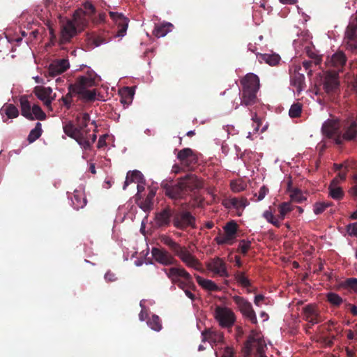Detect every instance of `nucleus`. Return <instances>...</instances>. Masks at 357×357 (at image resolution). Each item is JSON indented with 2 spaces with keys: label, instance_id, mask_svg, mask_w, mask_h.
<instances>
[{
  "label": "nucleus",
  "instance_id": "f257e3e1",
  "mask_svg": "<svg viewBox=\"0 0 357 357\" xmlns=\"http://www.w3.org/2000/svg\"><path fill=\"white\" fill-rule=\"evenodd\" d=\"M96 74L93 72L89 73L87 75L79 76L74 84L68 86V92L60 99L63 105L70 109L73 103V97L77 95L79 99L84 102L94 101L96 97V90L89 89L96 85Z\"/></svg>",
  "mask_w": 357,
  "mask_h": 357
},
{
  "label": "nucleus",
  "instance_id": "f03ea898",
  "mask_svg": "<svg viewBox=\"0 0 357 357\" xmlns=\"http://www.w3.org/2000/svg\"><path fill=\"white\" fill-rule=\"evenodd\" d=\"M240 83V103L234 102V109H237L240 105L250 107L259 102L257 96L260 87L259 77L254 73H248L241 79Z\"/></svg>",
  "mask_w": 357,
  "mask_h": 357
},
{
  "label": "nucleus",
  "instance_id": "7ed1b4c3",
  "mask_svg": "<svg viewBox=\"0 0 357 357\" xmlns=\"http://www.w3.org/2000/svg\"><path fill=\"white\" fill-rule=\"evenodd\" d=\"M89 121L90 115L88 113H80L76 117L75 125L70 121L63 126L65 134L74 139L85 150H90V141L88 139L89 130L87 129Z\"/></svg>",
  "mask_w": 357,
  "mask_h": 357
},
{
  "label": "nucleus",
  "instance_id": "20e7f679",
  "mask_svg": "<svg viewBox=\"0 0 357 357\" xmlns=\"http://www.w3.org/2000/svg\"><path fill=\"white\" fill-rule=\"evenodd\" d=\"M160 240L162 244L168 246L171 251L176 256L178 257L187 266L196 270L202 268L201 263L195 256L190 253L185 247L181 246L174 239L166 235L161 236Z\"/></svg>",
  "mask_w": 357,
  "mask_h": 357
},
{
  "label": "nucleus",
  "instance_id": "39448f33",
  "mask_svg": "<svg viewBox=\"0 0 357 357\" xmlns=\"http://www.w3.org/2000/svg\"><path fill=\"white\" fill-rule=\"evenodd\" d=\"M163 271L172 282L176 284L183 291L188 288L196 290V286L193 282L192 277L183 268L172 267L163 268Z\"/></svg>",
  "mask_w": 357,
  "mask_h": 357
},
{
  "label": "nucleus",
  "instance_id": "423d86ee",
  "mask_svg": "<svg viewBox=\"0 0 357 357\" xmlns=\"http://www.w3.org/2000/svg\"><path fill=\"white\" fill-rule=\"evenodd\" d=\"M161 187L164 190L165 195L173 200L175 204H178V202L185 199L187 196L186 190L179 181L176 183L163 181Z\"/></svg>",
  "mask_w": 357,
  "mask_h": 357
},
{
  "label": "nucleus",
  "instance_id": "0eeeda50",
  "mask_svg": "<svg viewBox=\"0 0 357 357\" xmlns=\"http://www.w3.org/2000/svg\"><path fill=\"white\" fill-rule=\"evenodd\" d=\"M266 349V345L263 340L249 337L245 343L243 351L245 357H248L252 353H254L255 357H267L265 355Z\"/></svg>",
  "mask_w": 357,
  "mask_h": 357
},
{
  "label": "nucleus",
  "instance_id": "6e6552de",
  "mask_svg": "<svg viewBox=\"0 0 357 357\" xmlns=\"http://www.w3.org/2000/svg\"><path fill=\"white\" fill-rule=\"evenodd\" d=\"M223 229L225 234L221 235L220 231V236L215 237L214 240L218 245H232L234 239L236 238L238 225L234 220H231L225 225Z\"/></svg>",
  "mask_w": 357,
  "mask_h": 357
},
{
  "label": "nucleus",
  "instance_id": "1a4fd4ad",
  "mask_svg": "<svg viewBox=\"0 0 357 357\" xmlns=\"http://www.w3.org/2000/svg\"><path fill=\"white\" fill-rule=\"evenodd\" d=\"M172 222L176 228L181 230L189 227H195V218L189 211L174 212Z\"/></svg>",
  "mask_w": 357,
  "mask_h": 357
},
{
  "label": "nucleus",
  "instance_id": "9d476101",
  "mask_svg": "<svg viewBox=\"0 0 357 357\" xmlns=\"http://www.w3.org/2000/svg\"><path fill=\"white\" fill-rule=\"evenodd\" d=\"M215 318L222 328L231 327L236 317L234 313L227 307L218 306L215 310Z\"/></svg>",
  "mask_w": 357,
  "mask_h": 357
},
{
  "label": "nucleus",
  "instance_id": "9b49d317",
  "mask_svg": "<svg viewBox=\"0 0 357 357\" xmlns=\"http://www.w3.org/2000/svg\"><path fill=\"white\" fill-rule=\"evenodd\" d=\"M233 300L243 316L248 318L252 324H256L257 319L251 303L238 296H234Z\"/></svg>",
  "mask_w": 357,
  "mask_h": 357
},
{
  "label": "nucleus",
  "instance_id": "f8f14e48",
  "mask_svg": "<svg viewBox=\"0 0 357 357\" xmlns=\"http://www.w3.org/2000/svg\"><path fill=\"white\" fill-rule=\"evenodd\" d=\"M69 62L67 59L56 60L52 63L48 69L45 71V76L47 77H54L63 72L69 68Z\"/></svg>",
  "mask_w": 357,
  "mask_h": 357
},
{
  "label": "nucleus",
  "instance_id": "ddd939ff",
  "mask_svg": "<svg viewBox=\"0 0 357 357\" xmlns=\"http://www.w3.org/2000/svg\"><path fill=\"white\" fill-rule=\"evenodd\" d=\"M151 254L157 262L164 266L173 265L177 262L175 258L164 249L153 248L151 250Z\"/></svg>",
  "mask_w": 357,
  "mask_h": 357
},
{
  "label": "nucleus",
  "instance_id": "4468645a",
  "mask_svg": "<svg viewBox=\"0 0 357 357\" xmlns=\"http://www.w3.org/2000/svg\"><path fill=\"white\" fill-rule=\"evenodd\" d=\"M109 15L117 26L118 30L116 37L124 36L127 31L129 20L122 13H119L117 12L110 11Z\"/></svg>",
  "mask_w": 357,
  "mask_h": 357
},
{
  "label": "nucleus",
  "instance_id": "2eb2a0df",
  "mask_svg": "<svg viewBox=\"0 0 357 357\" xmlns=\"http://www.w3.org/2000/svg\"><path fill=\"white\" fill-rule=\"evenodd\" d=\"M180 183H182L183 188L186 190L188 194V191H193L203 188L202 181L195 174H188L184 177L178 179Z\"/></svg>",
  "mask_w": 357,
  "mask_h": 357
},
{
  "label": "nucleus",
  "instance_id": "dca6fc26",
  "mask_svg": "<svg viewBox=\"0 0 357 357\" xmlns=\"http://www.w3.org/2000/svg\"><path fill=\"white\" fill-rule=\"evenodd\" d=\"M35 96L49 109L51 108L52 102L55 98V94L52 96V89L50 87L36 86L33 89Z\"/></svg>",
  "mask_w": 357,
  "mask_h": 357
},
{
  "label": "nucleus",
  "instance_id": "f3484780",
  "mask_svg": "<svg viewBox=\"0 0 357 357\" xmlns=\"http://www.w3.org/2000/svg\"><path fill=\"white\" fill-rule=\"evenodd\" d=\"M344 132L342 135H338L335 138V143L341 144L343 141H350L356 138L357 135V122L352 121L348 122L344 126Z\"/></svg>",
  "mask_w": 357,
  "mask_h": 357
},
{
  "label": "nucleus",
  "instance_id": "a211bd4d",
  "mask_svg": "<svg viewBox=\"0 0 357 357\" xmlns=\"http://www.w3.org/2000/svg\"><path fill=\"white\" fill-rule=\"evenodd\" d=\"M207 268L209 271H212L216 275H220V277H229L226 264L222 259L219 257H215L211 260L207 264Z\"/></svg>",
  "mask_w": 357,
  "mask_h": 357
},
{
  "label": "nucleus",
  "instance_id": "6ab92c4d",
  "mask_svg": "<svg viewBox=\"0 0 357 357\" xmlns=\"http://www.w3.org/2000/svg\"><path fill=\"white\" fill-rule=\"evenodd\" d=\"M174 211L167 206L155 213V221L159 227H168L173 220Z\"/></svg>",
  "mask_w": 357,
  "mask_h": 357
},
{
  "label": "nucleus",
  "instance_id": "aec40b11",
  "mask_svg": "<svg viewBox=\"0 0 357 357\" xmlns=\"http://www.w3.org/2000/svg\"><path fill=\"white\" fill-rule=\"evenodd\" d=\"M339 129V122L337 121L331 119L326 121L321 127L323 135L328 138L334 139L335 141V138L337 137L338 135H340Z\"/></svg>",
  "mask_w": 357,
  "mask_h": 357
},
{
  "label": "nucleus",
  "instance_id": "412c9836",
  "mask_svg": "<svg viewBox=\"0 0 357 357\" xmlns=\"http://www.w3.org/2000/svg\"><path fill=\"white\" fill-rule=\"evenodd\" d=\"M345 63L346 56L342 52H337L327 59L326 65L329 68H334L335 70L333 72H337L338 73L342 70Z\"/></svg>",
  "mask_w": 357,
  "mask_h": 357
},
{
  "label": "nucleus",
  "instance_id": "4be33fe9",
  "mask_svg": "<svg viewBox=\"0 0 357 357\" xmlns=\"http://www.w3.org/2000/svg\"><path fill=\"white\" fill-rule=\"evenodd\" d=\"M339 86L338 73L337 72H328L323 81V87L328 93L336 91Z\"/></svg>",
  "mask_w": 357,
  "mask_h": 357
},
{
  "label": "nucleus",
  "instance_id": "5701e85b",
  "mask_svg": "<svg viewBox=\"0 0 357 357\" xmlns=\"http://www.w3.org/2000/svg\"><path fill=\"white\" fill-rule=\"evenodd\" d=\"M177 158L185 167H190L197 162V158L193 151L190 148L180 150L177 154Z\"/></svg>",
  "mask_w": 357,
  "mask_h": 357
},
{
  "label": "nucleus",
  "instance_id": "b1692460",
  "mask_svg": "<svg viewBox=\"0 0 357 357\" xmlns=\"http://www.w3.org/2000/svg\"><path fill=\"white\" fill-rule=\"evenodd\" d=\"M77 29L73 21L68 20L63 24L61 31V43L69 42L76 35Z\"/></svg>",
  "mask_w": 357,
  "mask_h": 357
},
{
  "label": "nucleus",
  "instance_id": "393cba45",
  "mask_svg": "<svg viewBox=\"0 0 357 357\" xmlns=\"http://www.w3.org/2000/svg\"><path fill=\"white\" fill-rule=\"evenodd\" d=\"M308 44L309 43L307 41V39L305 38L304 37H302L301 38H299L294 40V45L295 46L296 49L297 47H299L300 45L303 46L309 57L314 60L313 62L314 63V64L319 65L321 61V56L317 54L313 50H312L309 47Z\"/></svg>",
  "mask_w": 357,
  "mask_h": 357
},
{
  "label": "nucleus",
  "instance_id": "a878e982",
  "mask_svg": "<svg viewBox=\"0 0 357 357\" xmlns=\"http://www.w3.org/2000/svg\"><path fill=\"white\" fill-rule=\"evenodd\" d=\"M305 319L314 325L321 321V317L317 309L313 305H307L303 308Z\"/></svg>",
  "mask_w": 357,
  "mask_h": 357
},
{
  "label": "nucleus",
  "instance_id": "bb28decb",
  "mask_svg": "<svg viewBox=\"0 0 357 357\" xmlns=\"http://www.w3.org/2000/svg\"><path fill=\"white\" fill-rule=\"evenodd\" d=\"M346 38L351 50L357 49V22L349 23L346 31Z\"/></svg>",
  "mask_w": 357,
  "mask_h": 357
},
{
  "label": "nucleus",
  "instance_id": "cd10ccee",
  "mask_svg": "<svg viewBox=\"0 0 357 357\" xmlns=\"http://www.w3.org/2000/svg\"><path fill=\"white\" fill-rule=\"evenodd\" d=\"M203 341H208L212 343H220L223 342V334L222 332L213 328L204 330L202 333Z\"/></svg>",
  "mask_w": 357,
  "mask_h": 357
},
{
  "label": "nucleus",
  "instance_id": "c85d7f7f",
  "mask_svg": "<svg viewBox=\"0 0 357 357\" xmlns=\"http://www.w3.org/2000/svg\"><path fill=\"white\" fill-rule=\"evenodd\" d=\"M72 204L75 209L79 210L83 208L86 203V197L82 189H76L74 190L71 197Z\"/></svg>",
  "mask_w": 357,
  "mask_h": 357
},
{
  "label": "nucleus",
  "instance_id": "c756f323",
  "mask_svg": "<svg viewBox=\"0 0 357 357\" xmlns=\"http://www.w3.org/2000/svg\"><path fill=\"white\" fill-rule=\"evenodd\" d=\"M86 12L83 9L77 10L73 16V20L75 26L79 29H84L89 24V17H86Z\"/></svg>",
  "mask_w": 357,
  "mask_h": 357
},
{
  "label": "nucleus",
  "instance_id": "7c9ffc66",
  "mask_svg": "<svg viewBox=\"0 0 357 357\" xmlns=\"http://www.w3.org/2000/svg\"><path fill=\"white\" fill-rule=\"evenodd\" d=\"M144 177L141 172L138 170L129 171L127 173L123 189L126 190L130 183H144Z\"/></svg>",
  "mask_w": 357,
  "mask_h": 357
},
{
  "label": "nucleus",
  "instance_id": "2f4dec72",
  "mask_svg": "<svg viewBox=\"0 0 357 357\" xmlns=\"http://www.w3.org/2000/svg\"><path fill=\"white\" fill-rule=\"evenodd\" d=\"M301 68L300 66H295L294 68V78L293 85L296 87V91L298 95L305 87V77L303 73H300Z\"/></svg>",
  "mask_w": 357,
  "mask_h": 357
},
{
  "label": "nucleus",
  "instance_id": "473e14b6",
  "mask_svg": "<svg viewBox=\"0 0 357 357\" xmlns=\"http://www.w3.org/2000/svg\"><path fill=\"white\" fill-rule=\"evenodd\" d=\"M155 195V190H151L147 195L146 197L143 199H137L136 201L137 204L139 206L140 208H142L144 211H149L152 208L153 205V198Z\"/></svg>",
  "mask_w": 357,
  "mask_h": 357
},
{
  "label": "nucleus",
  "instance_id": "72a5a7b5",
  "mask_svg": "<svg viewBox=\"0 0 357 357\" xmlns=\"http://www.w3.org/2000/svg\"><path fill=\"white\" fill-rule=\"evenodd\" d=\"M329 195L334 199H340L344 196V192L342 189L339 186V180L338 178H334L329 187Z\"/></svg>",
  "mask_w": 357,
  "mask_h": 357
},
{
  "label": "nucleus",
  "instance_id": "f704fd0d",
  "mask_svg": "<svg viewBox=\"0 0 357 357\" xmlns=\"http://www.w3.org/2000/svg\"><path fill=\"white\" fill-rule=\"evenodd\" d=\"M257 57L260 63H266L270 66H274L279 63L280 56L275 54H257Z\"/></svg>",
  "mask_w": 357,
  "mask_h": 357
},
{
  "label": "nucleus",
  "instance_id": "c9c22d12",
  "mask_svg": "<svg viewBox=\"0 0 357 357\" xmlns=\"http://www.w3.org/2000/svg\"><path fill=\"white\" fill-rule=\"evenodd\" d=\"M21 114L23 116L29 120H34L33 114L31 113L32 107L26 96H22L20 99Z\"/></svg>",
  "mask_w": 357,
  "mask_h": 357
},
{
  "label": "nucleus",
  "instance_id": "e433bc0d",
  "mask_svg": "<svg viewBox=\"0 0 357 357\" xmlns=\"http://www.w3.org/2000/svg\"><path fill=\"white\" fill-rule=\"evenodd\" d=\"M250 204L249 201L245 197H232L229 199L227 202L224 203L223 204L227 208H229L230 206H233L234 208L236 209L239 208H244L247 206H248Z\"/></svg>",
  "mask_w": 357,
  "mask_h": 357
},
{
  "label": "nucleus",
  "instance_id": "4c0bfd02",
  "mask_svg": "<svg viewBox=\"0 0 357 357\" xmlns=\"http://www.w3.org/2000/svg\"><path fill=\"white\" fill-rule=\"evenodd\" d=\"M86 41L91 48L98 47L102 44L107 43V40L105 37L95 33H88L86 35Z\"/></svg>",
  "mask_w": 357,
  "mask_h": 357
},
{
  "label": "nucleus",
  "instance_id": "58836bf2",
  "mask_svg": "<svg viewBox=\"0 0 357 357\" xmlns=\"http://www.w3.org/2000/svg\"><path fill=\"white\" fill-rule=\"evenodd\" d=\"M197 283L204 289L210 291H218L220 290L219 287L212 280L204 279L199 275H195Z\"/></svg>",
  "mask_w": 357,
  "mask_h": 357
},
{
  "label": "nucleus",
  "instance_id": "ea45409f",
  "mask_svg": "<svg viewBox=\"0 0 357 357\" xmlns=\"http://www.w3.org/2000/svg\"><path fill=\"white\" fill-rule=\"evenodd\" d=\"M172 26V24L170 23L162 24L155 26L153 33L155 36L158 38L164 37L167 35V33L170 31V28Z\"/></svg>",
  "mask_w": 357,
  "mask_h": 357
},
{
  "label": "nucleus",
  "instance_id": "a19ab883",
  "mask_svg": "<svg viewBox=\"0 0 357 357\" xmlns=\"http://www.w3.org/2000/svg\"><path fill=\"white\" fill-rule=\"evenodd\" d=\"M148 326L155 331H160L162 328V321L160 318L156 315L153 314L148 320H147Z\"/></svg>",
  "mask_w": 357,
  "mask_h": 357
},
{
  "label": "nucleus",
  "instance_id": "79ce46f5",
  "mask_svg": "<svg viewBox=\"0 0 357 357\" xmlns=\"http://www.w3.org/2000/svg\"><path fill=\"white\" fill-rule=\"evenodd\" d=\"M278 214L277 215L278 218L277 219L280 221L283 220L286 216V215L290 212V202H282V204H279L278 207Z\"/></svg>",
  "mask_w": 357,
  "mask_h": 357
},
{
  "label": "nucleus",
  "instance_id": "37998d69",
  "mask_svg": "<svg viewBox=\"0 0 357 357\" xmlns=\"http://www.w3.org/2000/svg\"><path fill=\"white\" fill-rule=\"evenodd\" d=\"M42 125L38 122L33 129L31 130L28 135V141L29 143H32L38 139L42 135Z\"/></svg>",
  "mask_w": 357,
  "mask_h": 357
},
{
  "label": "nucleus",
  "instance_id": "c03bdc74",
  "mask_svg": "<svg viewBox=\"0 0 357 357\" xmlns=\"http://www.w3.org/2000/svg\"><path fill=\"white\" fill-rule=\"evenodd\" d=\"M133 96L134 91L131 88L126 87L122 91L121 102L124 105H128L132 102Z\"/></svg>",
  "mask_w": 357,
  "mask_h": 357
},
{
  "label": "nucleus",
  "instance_id": "a18cd8bd",
  "mask_svg": "<svg viewBox=\"0 0 357 357\" xmlns=\"http://www.w3.org/2000/svg\"><path fill=\"white\" fill-rule=\"evenodd\" d=\"M234 278L236 282L243 287H248L251 284L243 272L237 271L234 275Z\"/></svg>",
  "mask_w": 357,
  "mask_h": 357
},
{
  "label": "nucleus",
  "instance_id": "49530a36",
  "mask_svg": "<svg viewBox=\"0 0 357 357\" xmlns=\"http://www.w3.org/2000/svg\"><path fill=\"white\" fill-rule=\"evenodd\" d=\"M3 109L8 119L16 118L19 115V111L17 108L13 104L5 105Z\"/></svg>",
  "mask_w": 357,
  "mask_h": 357
},
{
  "label": "nucleus",
  "instance_id": "de8ad7c7",
  "mask_svg": "<svg viewBox=\"0 0 357 357\" xmlns=\"http://www.w3.org/2000/svg\"><path fill=\"white\" fill-rule=\"evenodd\" d=\"M305 200H306V195H303L299 189L291 188V202L301 203Z\"/></svg>",
  "mask_w": 357,
  "mask_h": 357
},
{
  "label": "nucleus",
  "instance_id": "09e8293b",
  "mask_svg": "<svg viewBox=\"0 0 357 357\" xmlns=\"http://www.w3.org/2000/svg\"><path fill=\"white\" fill-rule=\"evenodd\" d=\"M31 113L34 117V119L45 120L46 119L45 113L42 110L41 107L38 105H33L31 109Z\"/></svg>",
  "mask_w": 357,
  "mask_h": 357
},
{
  "label": "nucleus",
  "instance_id": "8fccbe9b",
  "mask_svg": "<svg viewBox=\"0 0 357 357\" xmlns=\"http://www.w3.org/2000/svg\"><path fill=\"white\" fill-rule=\"evenodd\" d=\"M263 216L268 222H271V224L276 226L277 227H280L279 220L277 219V218H275L273 215V212L271 211H264L263 213Z\"/></svg>",
  "mask_w": 357,
  "mask_h": 357
},
{
  "label": "nucleus",
  "instance_id": "3c124183",
  "mask_svg": "<svg viewBox=\"0 0 357 357\" xmlns=\"http://www.w3.org/2000/svg\"><path fill=\"white\" fill-rule=\"evenodd\" d=\"M327 300L330 303L334 305H339L342 303V298L338 294L333 292H330L327 294Z\"/></svg>",
  "mask_w": 357,
  "mask_h": 357
},
{
  "label": "nucleus",
  "instance_id": "603ef678",
  "mask_svg": "<svg viewBox=\"0 0 357 357\" xmlns=\"http://www.w3.org/2000/svg\"><path fill=\"white\" fill-rule=\"evenodd\" d=\"M251 119L253 121L254 129L253 131L255 132H257L259 130V128L262 123V119L259 117L256 112H253L251 111Z\"/></svg>",
  "mask_w": 357,
  "mask_h": 357
},
{
  "label": "nucleus",
  "instance_id": "864d4df0",
  "mask_svg": "<svg viewBox=\"0 0 357 357\" xmlns=\"http://www.w3.org/2000/svg\"><path fill=\"white\" fill-rule=\"evenodd\" d=\"M303 105L300 102H296L291 105V118L300 116L302 112Z\"/></svg>",
  "mask_w": 357,
  "mask_h": 357
},
{
  "label": "nucleus",
  "instance_id": "5fc2aeb1",
  "mask_svg": "<svg viewBox=\"0 0 357 357\" xmlns=\"http://www.w3.org/2000/svg\"><path fill=\"white\" fill-rule=\"evenodd\" d=\"M84 9V12H86V15L91 17L96 13V8L89 1H86L83 4Z\"/></svg>",
  "mask_w": 357,
  "mask_h": 357
},
{
  "label": "nucleus",
  "instance_id": "6e6d98bb",
  "mask_svg": "<svg viewBox=\"0 0 357 357\" xmlns=\"http://www.w3.org/2000/svg\"><path fill=\"white\" fill-rule=\"evenodd\" d=\"M268 192H269V190L266 186H265V185L261 186L259 189V193L258 194L255 193L254 195L255 197H257V198L255 201H256V202L261 201L266 197V195L268 193Z\"/></svg>",
  "mask_w": 357,
  "mask_h": 357
},
{
  "label": "nucleus",
  "instance_id": "4d7b16f0",
  "mask_svg": "<svg viewBox=\"0 0 357 357\" xmlns=\"http://www.w3.org/2000/svg\"><path fill=\"white\" fill-rule=\"evenodd\" d=\"M250 247L251 243L250 241H245V240H242L240 242L238 249L240 250L242 254L245 255L250 250Z\"/></svg>",
  "mask_w": 357,
  "mask_h": 357
},
{
  "label": "nucleus",
  "instance_id": "13d9d810",
  "mask_svg": "<svg viewBox=\"0 0 357 357\" xmlns=\"http://www.w3.org/2000/svg\"><path fill=\"white\" fill-rule=\"evenodd\" d=\"M231 189L234 192H239L245 189V185L243 183L232 181L231 183Z\"/></svg>",
  "mask_w": 357,
  "mask_h": 357
},
{
  "label": "nucleus",
  "instance_id": "bf43d9fd",
  "mask_svg": "<svg viewBox=\"0 0 357 357\" xmlns=\"http://www.w3.org/2000/svg\"><path fill=\"white\" fill-rule=\"evenodd\" d=\"M347 231L349 236H357V222L349 224L347 227Z\"/></svg>",
  "mask_w": 357,
  "mask_h": 357
},
{
  "label": "nucleus",
  "instance_id": "052dcab7",
  "mask_svg": "<svg viewBox=\"0 0 357 357\" xmlns=\"http://www.w3.org/2000/svg\"><path fill=\"white\" fill-rule=\"evenodd\" d=\"M345 284L347 286L351 287L355 291L357 292V278H348L345 281Z\"/></svg>",
  "mask_w": 357,
  "mask_h": 357
},
{
  "label": "nucleus",
  "instance_id": "680f3d73",
  "mask_svg": "<svg viewBox=\"0 0 357 357\" xmlns=\"http://www.w3.org/2000/svg\"><path fill=\"white\" fill-rule=\"evenodd\" d=\"M326 209L322 202L316 203L314 207V213L317 215L321 214Z\"/></svg>",
  "mask_w": 357,
  "mask_h": 357
},
{
  "label": "nucleus",
  "instance_id": "e2e57ef3",
  "mask_svg": "<svg viewBox=\"0 0 357 357\" xmlns=\"http://www.w3.org/2000/svg\"><path fill=\"white\" fill-rule=\"evenodd\" d=\"M105 279L107 282H114L116 280L117 278L114 273L109 271L105 273Z\"/></svg>",
  "mask_w": 357,
  "mask_h": 357
},
{
  "label": "nucleus",
  "instance_id": "0e129e2a",
  "mask_svg": "<svg viewBox=\"0 0 357 357\" xmlns=\"http://www.w3.org/2000/svg\"><path fill=\"white\" fill-rule=\"evenodd\" d=\"M137 183V193L136 195V201L141 199L140 193L144 190L145 181L144 183Z\"/></svg>",
  "mask_w": 357,
  "mask_h": 357
},
{
  "label": "nucleus",
  "instance_id": "69168bd1",
  "mask_svg": "<svg viewBox=\"0 0 357 357\" xmlns=\"http://www.w3.org/2000/svg\"><path fill=\"white\" fill-rule=\"evenodd\" d=\"M192 289L188 288L185 290H184V292L186 296H188L190 300L193 301L195 300L196 297L195 295L192 292Z\"/></svg>",
  "mask_w": 357,
  "mask_h": 357
},
{
  "label": "nucleus",
  "instance_id": "338daca9",
  "mask_svg": "<svg viewBox=\"0 0 357 357\" xmlns=\"http://www.w3.org/2000/svg\"><path fill=\"white\" fill-rule=\"evenodd\" d=\"M105 146H106L105 136H102L98 139L97 146L98 149H101Z\"/></svg>",
  "mask_w": 357,
  "mask_h": 357
},
{
  "label": "nucleus",
  "instance_id": "774afa93",
  "mask_svg": "<svg viewBox=\"0 0 357 357\" xmlns=\"http://www.w3.org/2000/svg\"><path fill=\"white\" fill-rule=\"evenodd\" d=\"M264 296L263 295L258 294V295L255 296L254 302H255V305H259L260 303L262 301H264Z\"/></svg>",
  "mask_w": 357,
  "mask_h": 357
}]
</instances>
